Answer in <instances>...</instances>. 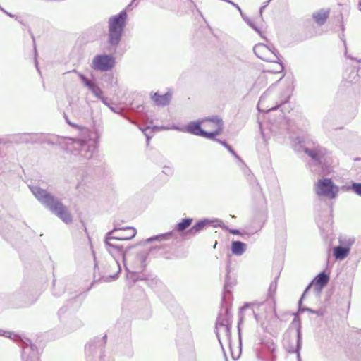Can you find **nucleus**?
<instances>
[{"mask_svg": "<svg viewBox=\"0 0 361 361\" xmlns=\"http://www.w3.org/2000/svg\"><path fill=\"white\" fill-rule=\"evenodd\" d=\"M136 234L137 231L133 227L120 228L115 224L114 228L105 235V247L111 255L118 253L121 255L123 263H126L130 257L129 250H131L133 247H128L124 249L123 245L118 243H111V240H130L134 238Z\"/></svg>", "mask_w": 361, "mask_h": 361, "instance_id": "1", "label": "nucleus"}, {"mask_svg": "<svg viewBox=\"0 0 361 361\" xmlns=\"http://www.w3.org/2000/svg\"><path fill=\"white\" fill-rule=\"evenodd\" d=\"M30 188L36 199L41 202L49 211L53 212L54 215L66 224H70L73 221V217L68 212V207L63 205L59 197L50 194L46 190L38 188V186H30Z\"/></svg>", "mask_w": 361, "mask_h": 361, "instance_id": "2", "label": "nucleus"}, {"mask_svg": "<svg viewBox=\"0 0 361 361\" xmlns=\"http://www.w3.org/2000/svg\"><path fill=\"white\" fill-rule=\"evenodd\" d=\"M130 6L131 4L128 5L118 14L109 18L108 43L110 47L116 48L121 42L128 19L127 10Z\"/></svg>", "mask_w": 361, "mask_h": 361, "instance_id": "3", "label": "nucleus"}, {"mask_svg": "<svg viewBox=\"0 0 361 361\" xmlns=\"http://www.w3.org/2000/svg\"><path fill=\"white\" fill-rule=\"evenodd\" d=\"M0 335L10 338L16 342H19V345L22 348L21 358L23 361H39V353L35 345L32 344L31 340L26 338H22L20 335L13 334L10 332H4L0 329Z\"/></svg>", "mask_w": 361, "mask_h": 361, "instance_id": "4", "label": "nucleus"}, {"mask_svg": "<svg viewBox=\"0 0 361 361\" xmlns=\"http://www.w3.org/2000/svg\"><path fill=\"white\" fill-rule=\"evenodd\" d=\"M64 144L67 152L73 154H80L82 157L90 159L92 157L94 148L84 140L72 137L64 138Z\"/></svg>", "mask_w": 361, "mask_h": 361, "instance_id": "5", "label": "nucleus"}, {"mask_svg": "<svg viewBox=\"0 0 361 361\" xmlns=\"http://www.w3.org/2000/svg\"><path fill=\"white\" fill-rule=\"evenodd\" d=\"M314 190L318 196L328 197L334 200L339 192V186L334 184L330 178H322L316 182Z\"/></svg>", "mask_w": 361, "mask_h": 361, "instance_id": "6", "label": "nucleus"}, {"mask_svg": "<svg viewBox=\"0 0 361 361\" xmlns=\"http://www.w3.org/2000/svg\"><path fill=\"white\" fill-rule=\"evenodd\" d=\"M111 258L106 261L104 266V274L101 280L104 281H112L116 279L121 270L119 259H121L118 253L111 255Z\"/></svg>", "mask_w": 361, "mask_h": 361, "instance_id": "7", "label": "nucleus"}, {"mask_svg": "<svg viewBox=\"0 0 361 361\" xmlns=\"http://www.w3.org/2000/svg\"><path fill=\"white\" fill-rule=\"evenodd\" d=\"M115 59L113 55L107 54H96L92 60L91 68L99 71H109L114 68Z\"/></svg>", "mask_w": 361, "mask_h": 361, "instance_id": "8", "label": "nucleus"}, {"mask_svg": "<svg viewBox=\"0 0 361 361\" xmlns=\"http://www.w3.org/2000/svg\"><path fill=\"white\" fill-rule=\"evenodd\" d=\"M129 259L123 263L125 269L128 272L141 271L146 266V255L144 252L135 253L133 255L129 250Z\"/></svg>", "mask_w": 361, "mask_h": 361, "instance_id": "9", "label": "nucleus"}, {"mask_svg": "<svg viewBox=\"0 0 361 361\" xmlns=\"http://www.w3.org/2000/svg\"><path fill=\"white\" fill-rule=\"evenodd\" d=\"M253 51L257 57L262 59L264 61L278 63L279 60H280L275 49H270L264 43L257 44L253 47Z\"/></svg>", "mask_w": 361, "mask_h": 361, "instance_id": "10", "label": "nucleus"}, {"mask_svg": "<svg viewBox=\"0 0 361 361\" xmlns=\"http://www.w3.org/2000/svg\"><path fill=\"white\" fill-rule=\"evenodd\" d=\"M203 121L209 122L210 125H212L215 127V129L212 132H207L203 130L202 137L209 139H214L215 137L218 136V135H219L223 131L224 121L219 116H212L210 117H206L203 119Z\"/></svg>", "mask_w": 361, "mask_h": 361, "instance_id": "11", "label": "nucleus"}, {"mask_svg": "<svg viewBox=\"0 0 361 361\" xmlns=\"http://www.w3.org/2000/svg\"><path fill=\"white\" fill-rule=\"evenodd\" d=\"M18 142L21 143H48L54 145V142L51 138H42L41 134L38 133H23L19 136Z\"/></svg>", "mask_w": 361, "mask_h": 361, "instance_id": "12", "label": "nucleus"}, {"mask_svg": "<svg viewBox=\"0 0 361 361\" xmlns=\"http://www.w3.org/2000/svg\"><path fill=\"white\" fill-rule=\"evenodd\" d=\"M72 73H77L80 79L82 80V84L91 91L92 94L99 99H101L104 94V92L102 89H100L99 85L92 82V80L88 79L84 74L77 72L76 69L72 70Z\"/></svg>", "mask_w": 361, "mask_h": 361, "instance_id": "13", "label": "nucleus"}, {"mask_svg": "<svg viewBox=\"0 0 361 361\" xmlns=\"http://www.w3.org/2000/svg\"><path fill=\"white\" fill-rule=\"evenodd\" d=\"M305 153H306L311 159L316 161V163L321 164L322 159L324 157L326 149L321 146H314L312 148L305 147L303 149Z\"/></svg>", "mask_w": 361, "mask_h": 361, "instance_id": "14", "label": "nucleus"}, {"mask_svg": "<svg viewBox=\"0 0 361 361\" xmlns=\"http://www.w3.org/2000/svg\"><path fill=\"white\" fill-rule=\"evenodd\" d=\"M212 222H220L219 220H209V219H203L193 225L190 228L188 229L187 234H191L195 236L197 233H200L201 230L205 228L206 225L210 224Z\"/></svg>", "mask_w": 361, "mask_h": 361, "instance_id": "15", "label": "nucleus"}, {"mask_svg": "<svg viewBox=\"0 0 361 361\" xmlns=\"http://www.w3.org/2000/svg\"><path fill=\"white\" fill-rule=\"evenodd\" d=\"M226 324V326H231V314L228 307H224L219 314L216 325Z\"/></svg>", "mask_w": 361, "mask_h": 361, "instance_id": "16", "label": "nucleus"}, {"mask_svg": "<svg viewBox=\"0 0 361 361\" xmlns=\"http://www.w3.org/2000/svg\"><path fill=\"white\" fill-rule=\"evenodd\" d=\"M172 97V94L170 92H167L166 94H159V93H155L154 95H152L151 98L153 102L157 106H166L169 104Z\"/></svg>", "mask_w": 361, "mask_h": 361, "instance_id": "17", "label": "nucleus"}, {"mask_svg": "<svg viewBox=\"0 0 361 361\" xmlns=\"http://www.w3.org/2000/svg\"><path fill=\"white\" fill-rule=\"evenodd\" d=\"M302 334L301 332V328L299 326L297 329L296 345L295 347H290L288 348V351L289 353H297L298 354V361H301L300 350L302 348Z\"/></svg>", "mask_w": 361, "mask_h": 361, "instance_id": "18", "label": "nucleus"}, {"mask_svg": "<svg viewBox=\"0 0 361 361\" xmlns=\"http://www.w3.org/2000/svg\"><path fill=\"white\" fill-rule=\"evenodd\" d=\"M182 131L192 133L193 135H196V136L200 137H202L203 133V130L201 128L200 121L190 122L189 124H188L184 128V130H182Z\"/></svg>", "mask_w": 361, "mask_h": 361, "instance_id": "19", "label": "nucleus"}, {"mask_svg": "<svg viewBox=\"0 0 361 361\" xmlns=\"http://www.w3.org/2000/svg\"><path fill=\"white\" fill-rule=\"evenodd\" d=\"M329 16V10L321 9L312 14V18L318 25H323L325 24L327 18Z\"/></svg>", "mask_w": 361, "mask_h": 361, "instance_id": "20", "label": "nucleus"}, {"mask_svg": "<svg viewBox=\"0 0 361 361\" xmlns=\"http://www.w3.org/2000/svg\"><path fill=\"white\" fill-rule=\"evenodd\" d=\"M329 281V276L326 274L324 271H321L320 274L316 276L314 279L315 286L318 292L321 291L323 288L328 284Z\"/></svg>", "mask_w": 361, "mask_h": 361, "instance_id": "21", "label": "nucleus"}, {"mask_svg": "<svg viewBox=\"0 0 361 361\" xmlns=\"http://www.w3.org/2000/svg\"><path fill=\"white\" fill-rule=\"evenodd\" d=\"M350 253V248L345 247L343 245L340 244L334 248V256L336 259L342 260L347 257Z\"/></svg>", "mask_w": 361, "mask_h": 361, "instance_id": "22", "label": "nucleus"}, {"mask_svg": "<svg viewBox=\"0 0 361 361\" xmlns=\"http://www.w3.org/2000/svg\"><path fill=\"white\" fill-rule=\"evenodd\" d=\"M247 245L240 241H233L231 243V250L233 255H242L246 250Z\"/></svg>", "mask_w": 361, "mask_h": 361, "instance_id": "23", "label": "nucleus"}, {"mask_svg": "<svg viewBox=\"0 0 361 361\" xmlns=\"http://www.w3.org/2000/svg\"><path fill=\"white\" fill-rule=\"evenodd\" d=\"M216 334L219 338V342L222 345L220 340V335H224L228 339L231 338V326H226V324L216 326Z\"/></svg>", "mask_w": 361, "mask_h": 361, "instance_id": "24", "label": "nucleus"}, {"mask_svg": "<svg viewBox=\"0 0 361 361\" xmlns=\"http://www.w3.org/2000/svg\"><path fill=\"white\" fill-rule=\"evenodd\" d=\"M311 285H312V283H310V285L307 286V287L306 288L305 290L302 293V297L300 298V300L298 302L299 312L307 311V312H310L312 313H315L318 316H322L323 312L322 311L312 310V309L309 308V307H302V300H303L305 294L307 293V291L311 288Z\"/></svg>", "mask_w": 361, "mask_h": 361, "instance_id": "25", "label": "nucleus"}, {"mask_svg": "<svg viewBox=\"0 0 361 361\" xmlns=\"http://www.w3.org/2000/svg\"><path fill=\"white\" fill-rule=\"evenodd\" d=\"M193 219L192 218H183L181 219L180 222H178L176 224V229L178 232H183L192 224Z\"/></svg>", "mask_w": 361, "mask_h": 361, "instance_id": "26", "label": "nucleus"}, {"mask_svg": "<svg viewBox=\"0 0 361 361\" xmlns=\"http://www.w3.org/2000/svg\"><path fill=\"white\" fill-rule=\"evenodd\" d=\"M229 272H230V269H229V265H228L226 267V275L225 277V281H224V291L226 292V293L231 292V289L233 285V281L231 279V278L229 275Z\"/></svg>", "mask_w": 361, "mask_h": 361, "instance_id": "27", "label": "nucleus"}, {"mask_svg": "<svg viewBox=\"0 0 361 361\" xmlns=\"http://www.w3.org/2000/svg\"><path fill=\"white\" fill-rule=\"evenodd\" d=\"M339 243L340 244L343 245L345 247H348L350 249L351 245L355 243V238L353 237L340 238Z\"/></svg>", "mask_w": 361, "mask_h": 361, "instance_id": "28", "label": "nucleus"}, {"mask_svg": "<svg viewBox=\"0 0 361 361\" xmlns=\"http://www.w3.org/2000/svg\"><path fill=\"white\" fill-rule=\"evenodd\" d=\"M216 141L218 142L219 143H221L224 147L228 149L229 152L231 153V154L233 156H234L235 158H236L238 160H240V158L239 157V156L236 154V152L235 151L233 150V149L231 147L229 144H228L226 141H222V140H219V139H216Z\"/></svg>", "mask_w": 361, "mask_h": 361, "instance_id": "29", "label": "nucleus"}, {"mask_svg": "<svg viewBox=\"0 0 361 361\" xmlns=\"http://www.w3.org/2000/svg\"><path fill=\"white\" fill-rule=\"evenodd\" d=\"M262 345H263V348L264 349L270 351V353L273 355V354L274 353V350H275V345H274L273 341L267 340V341L262 343Z\"/></svg>", "mask_w": 361, "mask_h": 361, "instance_id": "30", "label": "nucleus"}, {"mask_svg": "<svg viewBox=\"0 0 361 361\" xmlns=\"http://www.w3.org/2000/svg\"><path fill=\"white\" fill-rule=\"evenodd\" d=\"M350 188L355 194L361 196V182H353Z\"/></svg>", "mask_w": 361, "mask_h": 361, "instance_id": "31", "label": "nucleus"}, {"mask_svg": "<svg viewBox=\"0 0 361 361\" xmlns=\"http://www.w3.org/2000/svg\"><path fill=\"white\" fill-rule=\"evenodd\" d=\"M277 279H278V276L274 279V281H271L269 285V291H268V295L269 297L274 295V293L277 288Z\"/></svg>", "mask_w": 361, "mask_h": 361, "instance_id": "32", "label": "nucleus"}, {"mask_svg": "<svg viewBox=\"0 0 361 361\" xmlns=\"http://www.w3.org/2000/svg\"><path fill=\"white\" fill-rule=\"evenodd\" d=\"M171 233H172L170 232V233H164V234H160L159 235H157V236L149 238L147 239V242L150 243V242H153V240H155L166 239L169 236H171Z\"/></svg>", "mask_w": 361, "mask_h": 361, "instance_id": "33", "label": "nucleus"}, {"mask_svg": "<svg viewBox=\"0 0 361 361\" xmlns=\"http://www.w3.org/2000/svg\"><path fill=\"white\" fill-rule=\"evenodd\" d=\"M163 173L166 175L171 176L173 173V169L169 166H164L163 169Z\"/></svg>", "mask_w": 361, "mask_h": 361, "instance_id": "34", "label": "nucleus"}, {"mask_svg": "<svg viewBox=\"0 0 361 361\" xmlns=\"http://www.w3.org/2000/svg\"><path fill=\"white\" fill-rule=\"evenodd\" d=\"M63 291H64V287H63V286H61L60 288L59 291H57L56 286L55 283L54 282V295L59 296L61 295L62 293H63Z\"/></svg>", "mask_w": 361, "mask_h": 361, "instance_id": "35", "label": "nucleus"}, {"mask_svg": "<svg viewBox=\"0 0 361 361\" xmlns=\"http://www.w3.org/2000/svg\"><path fill=\"white\" fill-rule=\"evenodd\" d=\"M248 25L250 26L252 28H253V30L258 32V33H260V30H259V28L258 27L256 26V25L253 23V21L250 19V20L248 22Z\"/></svg>", "mask_w": 361, "mask_h": 361, "instance_id": "36", "label": "nucleus"}, {"mask_svg": "<svg viewBox=\"0 0 361 361\" xmlns=\"http://www.w3.org/2000/svg\"><path fill=\"white\" fill-rule=\"evenodd\" d=\"M100 101H102L104 105L109 106V99L108 97L104 96V94L101 97Z\"/></svg>", "mask_w": 361, "mask_h": 361, "instance_id": "37", "label": "nucleus"}, {"mask_svg": "<svg viewBox=\"0 0 361 361\" xmlns=\"http://www.w3.org/2000/svg\"><path fill=\"white\" fill-rule=\"evenodd\" d=\"M225 1H226V2H228V4H231L233 6H234V7L237 8V9L239 11V12H240V13H242V10H241V8H240V6H239L238 4H236L233 3V1H231V0H225Z\"/></svg>", "mask_w": 361, "mask_h": 361, "instance_id": "38", "label": "nucleus"}, {"mask_svg": "<svg viewBox=\"0 0 361 361\" xmlns=\"http://www.w3.org/2000/svg\"><path fill=\"white\" fill-rule=\"evenodd\" d=\"M240 15L242 16L243 18L245 20V21L248 25V22L250 20V18L247 17V16L245 15V13H243V11H242V13H240Z\"/></svg>", "mask_w": 361, "mask_h": 361, "instance_id": "39", "label": "nucleus"}, {"mask_svg": "<svg viewBox=\"0 0 361 361\" xmlns=\"http://www.w3.org/2000/svg\"><path fill=\"white\" fill-rule=\"evenodd\" d=\"M92 348H93V345L92 344H90V343L87 344L85 348L86 353H87V352H90Z\"/></svg>", "mask_w": 361, "mask_h": 361, "instance_id": "40", "label": "nucleus"}, {"mask_svg": "<svg viewBox=\"0 0 361 361\" xmlns=\"http://www.w3.org/2000/svg\"><path fill=\"white\" fill-rule=\"evenodd\" d=\"M66 309L65 307L60 308L59 310V317H61L62 314L66 312Z\"/></svg>", "mask_w": 361, "mask_h": 361, "instance_id": "41", "label": "nucleus"}, {"mask_svg": "<svg viewBox=\"0 0 361 361\" xmlns=\"http://www.w3.org/2000/svg\"><path fill=\"white\" fill-rule=\"evenodd\" d=\"M229 232L233 234H238L239 233V231H238V229H235V228L229 229Z\"/></svg>", "mask_w": 361, "mask_h": 361, "instance_id": "42", "label": "nucleus"}, {"mask_svg": "<svg viewBox=\"0 0 361 361\" xmlns=\"http://www.w3.org/2000/svg\"><path fill=\"white\" fill-rule=\"evenodd\" d=\"M264 99V96H261L260 97V99H259V104H258V106H257V109L259 111H261L260 110V107H259V105L261 104V103L263 102V100Z\"/></svg>", "mask_w": 361, "mask_h": 361, "instance_id": "43", "label": "nucleus"}, {"mask_svg": "<svg viewBox=\"0 0 361 361\" xmlns=\"http://www.w3.org/2000/svg\"><path fill=\"white\" fill-rule=\"evenodd\" d=\"M66 120L67 121V123H68L69 126H74V127H76L77 126L73 124V123L71 122L70 121H68V118L67 116H66Z\"/></svg>", "mask_w": 361, "mask_h": 361, "instance_id": "44", "label": "nucleus"}, {"mask_svg": "<svg viewBox=\"0 0 361 361\" xmlns=\"http://www.w3.org/2000/svg\"><path fill=\"white\" fill-rule=\"evenodd\" d=\"M265 7H266V5H263V6H260V9H259V13H260V16H262V11H263V10L265 8Z\"/></svg>", "mask_w": 361, "mask_h": 361, "instance_id": "45", "label": "nucleus"}, {"mask_svg": "<svg viewBox=\"0 0 361 361\" xmlns=\"http://www.w3.org/2000/svg\"><path fill=\"white\" fill-rule=\"evenodd\" d=\"M352 74L354 75V79L356 78V77H357V71L355 70H353L352 72H351Z\"/></svg>", "mask_w": 361, "mask_h": 361, "instance_id": "46", "label": "nucleus"}, {"mask_svg": "<svg viewBox=\"0 0 361 361\" xmlns=\"http://www.w3.org/2000/svg\"><path fill=\"white\" fill-rule=\"evenodd\" d=\"M82 324V322H80V321L78 322L77 328L81 326Z\"/></svg>", "mask_w": 361, "mask_h": 361, "instance_id": "47", "label": "nucleus"}, {"mask_svg": "<svg viewBox=\"0 0 361 361\" xmlns=\"http://www.w3.org/2000/svg\"><path fill=\"white\" fill-rule=\"evenodd\" d=\"M190 1V3L193 5L194 6H197L196 4L194 3V1L192 0H188Z\"/></svg>", "mask_w": 361, "mask_h": 361, "instance_id": "48", "label": "nucleus"}, {"mask_svg": "<svg viewBox=\"0 0 361 361\" xmlns=\"http://www.w3.org/2000/svg\"><path fill=\"white\" fill-rule=\"evenodd\" d=\"M271 1V0H268V1H265V3H264V5H266V6H268V4L270 3V1Z\"/></svg>", "mask_w": 361, "mask_h": 361, "instance_id": "49", "label": "nucleus"}, {"mask_svg": "<svg viewBox=\"0 0 361 361\" xmlns=\"http://www.w3.org/2000/svg\"><path fill=\"white\" fill-rule=\"evenodd\" d=\"M248 307L247 303H246L243 307H241V310L245 309Z\"/></svg>", "mask_w": 361, "mask_h": 361, "instance_id": "50", "label": "nucleus"}, {"mask_svg": "<svg viewBox=\"0 0 361 361\" xmlns=\"http://www.w3.org/2000/svg\"><path fill=\"white\" fill-rule=\"evenodd\" d=\"M5 13H6V14L8 15L11 17L13 16L12 14L9 13V12L5 11Z\"/></svg>", "mask_w": 361, "mask_h": 361, "instance_id": "51", "label": "nucleus"}, {"mask_svg": "<svg viewBox=\"0 0 361 361\" xmlns=\"http://www.w3.org/2000/svg\"><path fill=\"white\" fill-rule=\"evenodd\" d=\"M35 67L38 69V63L36 59H35Z\"/></svg>", "mask_w": 361, "mask_h": 361, "instance_id": "52", "label": "nucleus"}, {"mask_svg": "<svg viewBox=\"0 0 361 361\" xmlns=\"http://www.w3.org/2000/svg\"><path fill=\"white\" fill-rule=\"evenodd\" d=\"M109 107L110 108V109H111V111H113L114 112H116V111L114 110V107L110 106H109Z\"/></svg>", "mask_w": 361, "mask_h": 361, "instance_id": "53", "label": "nucleus"}, {"mask_svg": "<svg viewBox=\"0 0 361 361\" xmlns=\"http://www.w3.org/2000/svg\"><path fill=\"white\" fill-rule=\"evenodd\" d=\"M276 107H271V108L269 109V111H270V110H274V109H276Z\"/></svg>", "mask_w": 361, "mask_h": 361, "instance_id": "54", "label": "nucleus"}, {"mask_svg": "<svg viewBox=\"0 0 361 361\" xmlns=\"http://www.w3.org/2000/svg\"><path fill=\"white\" fill-rule=\"evenodd\" d=\"M279 65H280L281 68L283 69V66L282 63H279Z\"/></svg>", "mask_w": 361, "mask_h": 361, "instance_id": "55", "label": "nucleus"}, {"mask_svg": "<svg viewBox=\"0 0 361 361\" xmlns=\"http://www.w3.org/2000/svg\"><path fill=\"white\" fill-rule=\"evenodd\" d=\"M254 314H255V319H257V314H256V313H255V312H254Z\"/></svg>", "mask_w": 361, "mask_h": 361, "instance_id": "56", "label": "nucleus"}, {"mask_svg": "<svg viewBox=\"0 0 361 361\" xmlns=\"http://www.w3.org/2000/svg\"><path fill=\"white\" fill-rule=\"evenodd\" d=\"M31 37H32V38L33 42H35V37H34V36H33V35H31Z\"/></svg>", "mask_w": 361, "mask_h": 361, "instance_id": "57", "label": "nucleus"}, {"mask_svg": "<svg viewBox=\"0 0 361 361\" xmlns=\"http://www.w3.org/2000/svg\"><path fill=\"white\" fill-rule=\"evenodd\" d=\"M173 128L179 129V128H178V127H177V126L173 127Z\"/></svg>", "mask_w": 361, "mask_h": 361, "instance_id": "58", "label": "nucleus"}, {"mask_svg": "<svg viewBox=\"0 0 361 361\" xmlns=\"http://www.w3.org/2000/svg\"><path fill=\"white\" fill-rule=\"evenodd\" d=\"M106 335H104V339H106Z\"/></svg>", "mask_w": 361, "mask_h": 361, "instance_id": "59", "label": "nucleus"}, {"mask_svg": "<svg viewBox=\"0 0 361 361\" xmlns=\"http://www.w3.org/2000/svg\"><path fill=\"white\" fill-rule=\"evenodd\" d=\"M35 54H37L36 47H35Z\"/></svg>", "mask_w": 361, "mask_h": 361, "instance_id": "60", "label": "nucleus"}, {"mask_svg": "<svg viewBox=\"0 0 361 361\" xmlns=\"http://www.w3.org/2000/svg\"><path fill=\"white\" fill-rule=\"evenodd\" d=\"M357 62L361 63V61H357Z\"/></svg>", "mask_w": 361, "mask_h": 361, "instance_id": "61", "label": "nucleus"}]
</instances>
